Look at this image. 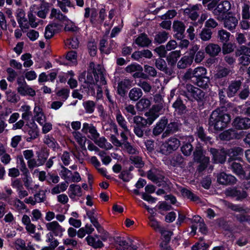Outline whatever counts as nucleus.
<instances>
[{
    "label": "nucleus",
    "mask_w": 250,
    "mask_h": 250,
    "mask_svg": "<svg viewBox=\"0 0 250 250\" xmlns=\"http://www.w3.org/2000/svg\"><path fill=\"white\" fill-rule=\"evenodd\" d=\"M181 192L184 197H187L192 201H197L199 199L197 196L187 188H182Z\"/></svg>",
    "instance_id": "48"
},
{
    "label": "nucleus",
    "mask_w": 250,
    "mask_h": 250,
    "mask_svg": "<svg viewBox=\"0 0 250 250\" xmlns=\"http://www.w3.org/2000/svg\"><path fill=\"white\" fill-rule=\"evenodd\" d=\"M86 240L88 244L91 245L95 249L101 248L104 246L103 242L91 236H88L86 237Z\"/></svg>",
    "instance_id": "44"
},
{
    "label": "nucleus",
    "mask_w": 250,
    "mask_h": 250,
    "mask_svg": "<svg viewBox=\"0 0 250 250\" xmlns=\"http://www.w3.org/2000/svg\"><path fill=\"white\" fill-rule=\"evenodd\" d=\"M193 148L190 143H187L182 146L181 150L184 155L188 156L191 155L193 151Z\"/></svg>",
    "instance_id": "57"
},
{
    "label": "nucleus",
    "mask_w": 250,
    "mask_h": 250,
    "mask_svg": "<svg viewBox=\"0 0 250 250\" xmlns=\"http://www.w3.org/2000/svg\"><path fill=\"white\" fill-rule=\"evenodd\" d=\"M212 32L208 28H204L199 33V37L202 41H209L212 37Z\"/></svg>",
    "instance_id": "42"
},
{
    "label": "nucleus",
    "mask_w": 250,
    "mask_h": 250,
    "mask_svg": "<svg viewBox=\"0 0 250 250\" xmlns=\"http://www.w3.org/2000/svg\"><path fill=\"white\" fill-rule=\"evenodd\" d=\"M243 79H235L231 81L229 84L226 90L228 97L232 98L235 96L242 86Z\"/></svg>",
    "instance_id": "7"
},
{
    "label": "nucleus",
    "mask_w": 250,
    "mask_h": 250,
    "mask_svg": "<svg viewBox=\"0 0 250 250\" xmlns=\"http://www.w3.org/2000/svg\"><path fill=\"white\" fill-rule=\"evenodd\" d=\"M147 177L148 179L161 186V183L166 182L165 173L163 171L156 168H152L147 172Z\"/></svg>",
    "instance_id": "6"
},
{
    "label": "nucleus",
    "mask_w": 250,
    "mask_h": 250,
    "mask_svg": "<svg viewBox=\"0 0 250 250\" xmlns=\"http://www.w3.org/2000/svg\"><path fill=\"white\" fill-rule=\"evenodd\" d=\"M28 133L30 137L27 138L26 140L27 142H30L32 140L36 139L39 135L37 126L33 125L30 127Z\"/></svg>",
    "instance_id": "53"
},
{
    "label": "nucleus",
    "mask_w": 250,
    "mask_h": 250,
    "mask_svg": "<svg viewBox=\"0 0 250 250\" xmlns=\"http://www.w3.org/2000/svg\"><path fill=\"white\" fill-rule=\"evenodd\" d=\"M151 105L150 101L146 98L141 99L136 104V108L139 111H144L148 108Z\"/></svg>",
    "instance_id": "38"
},
{
    "label": "nucleus",
    "mask_w": 250,
    "mask_h": 250,
    "mask_svg": "<svg viewBox=\"0 0 250 250\" xmlns=\"http://www.w3.org/2000/svg\"><path fill=\"white\" fill-rule=\"evenodd\" d=\"M50 17L51 18H55L61 21H66L68 20L67 17L63 15L60 10H57L55 8L52 9Z\"/></svg>",
    "instance_id": "47"
},
{
    "label": "nucleus",
    "mask_w": 250,
    "mask_h": 250,
    "mask_svg": "<svg viewBox=\"0 0 250 250\" xmlns=\"http://www.w3.org/2000/svg\"><path fill=\"white\" fill-rule=\"evenodd\" d=\"M231 7V4L229 1H222L213 9L212 14L217 20L222 21L227 15H230Z\"/></svg>",
    "instance_id": "4"
},
{
    "label": "nucleus",
    "mask_w": 250,
    "mask_h": 250,
    "mask_svg": "<svg viewBox=\"0 0 250 250\" xmlns=\"http://www.w3.org/2000/svg\"><path fill=\"white\" fill-rule=\"evenodd\" d=\"M195 80L206 75L207 70L203 67H198L194 69Z\"/></svg>",
    "instance_id": "60"
},
{
    "label": "nucleus",
    "mask_w": 250,
    "mask_h": 250,
    "mask_svg": "<svg viewBox=\"0 0 250 250\" xmlns=\"http://www.w3.org/2000/svg\"><path fill=\"white\" fill-rule=\"evenodd\" d=\"M145 118L142 116H135L133 118V122L134 124V126L146 127L147 125H151L154 122V118L146 116Z\"/></svg>",
    "instance_id": "15"
},
{
    "label": "nucleus",
    "mask_w": 250,
    "mask_h": 250,
    "mask_svg": "<svg viewBox=\"0 0 250 250\" xmlns=\"http://www.w3.org/2000/svg\"><path fill=\"white\" fill-rule=\"evenodd\" d=\"M205 158H209L203 154V150L201 147H196L193 152V159L195 162H200L205 160Z\"/></svg>",
    "instance_id": "35"
},
{
    "label": "nucleus",
    "mask_w": 250,
    "mask_h": 250,
    "mask_svg": "<svg viewBox=\"0 0 250 250\" xmlns=\"http://www.w3.org/2000/svg\"><path fill=\"white\" fill-rule=\"evenodd\" d=\"M218 226L223 229L224 230L227 231L228 232L225 233V235H227V234H229V237L230 236H232L233 234L232 233V228L229 224L228 222L223 219L220 218L216 220Z\"/></svg>",
    "instance_id": "30"
},
{
    "label": "nucleus",
    "mask_w": 250,
    "mask_h": 250,
    "mask_svg": "<svg viewBox=\"0 0 250 250\" xmlns=\"http://www.w3.org/2000/svg\"><path fill=\"white\" fill-rule=\"evenodd\" d=\"M73 135L76 141L78 143L82 148L85 146V144L86 141L85 137H83L82 134L79 132H74Z\"/></svg>",
    "instance_id": "58"
},
{
    "label": "nucleus",
    "mask_w": 250,
    "mask_h": 250,
    "mask_svg": "<svg viewBox=\"0 0 250 250\" xmlns=\"http://www.w3.org/2000/svg\"><path fill=\"white\" fill-rule=\"evenodd\" d=\"M47 229L51 233L52 235L56 236H62L64 229L56 221L47 223L45 225Z\"/></svg>",
    "instance_id": "10"
},
{
    "label": "nucleus",
    "mask_w": 250,
    "mask_h": 250,
    "mask_svg": "<svg viewBox=\"0 0 250 250\" xmlns=\"http://www.w3.org/2000/svg\"><path fill=\"white\" fill-rule=\"evenodd\" d=\"M144 71L150 77L154 78L157 76V70L153 66L146 64L144 65Z\"/></svg>",
    "instance_id": "63"
},
{
    "label": "nucleus",
    "mask_w": 250,
    "mask_h": 250,
    "mask_svg": "<svg viewBox=\"0 0 250 250\" xmlns=\"http://www.w3.org/2000/svg\"><path fill=\"white\" fill-rule=\"evenodd\" d=\"M168 38V33L165 31L160 32L155 36L154 40L159 43H162L167 41Z\"/></svg>",
    "instance_id": "55"
},
{
    "label": "nucleus",
    "mask_w": 250,
    "mask_h": 250,
    "mask_svg": "<svg viewBox=\"0 0 250 250\" xmlns=\"http://www.w3.org/2000/svg\"><path fill=\"white\" fill-rule=\"evenodd\" d=\"M43 142L49 147L52 148H55L58 145L54 138L52 137H50L49 135L45 136Z\"/></svg>",
    "instance_id": "64"
},
{
    "label": "nucleus",
    "mask_w": 250,
    "mask_h": 250,
    "mask_svg": "<svg viewBox=\"0 0 250 250\" xmlns=\"http://www.w3.org/2000/svg\"><path fill=\"white\" fill-rule=\"evenodd\" d=\"M151 42L145 34H140L135 40V43L141 47H147Z\"/></svg>",
    "instance_id": "29"
},
{
    "label": "nucleus",
    "mask_w": 250,
    "mask_h": 250,
    "mask_svg": "<svg viewBox=\"0 0 250 250\" xmlns=\"http://www.w3.org/2000/svg\"><path fill=\"white\" fill-rule=\"evenodd\" d=\"M173 31L174 32V37L178 40H181L185 37L186 26L185 23L180 21H174L172 24Z\"/></svg>",
    "instance_id": "9"
},
{
    "label": "nucleus",
    "mask_w": 250,
    "mask_h": 250,
    "mask_svg": "<svg viewBox=\"0 0 250 250\" xmlns=\"http://www.w3.org/2000/svg\"><path fill=\"white\" fill-rule=\"evenodd\" d=\"M146 127L133 126V132L139 138H142L147 133V131L145 130Z\"/></svg>",
    "instance_id": "62"
},
{
    "label": "nucleus",
    "mask_w": 250,
    "mask_h": 250,
    "mask_svg": "<svg viewBox=\"0 0 250 250\" xmlns=\"http://www.w3.org/2000/svg\"><path fill=\"white\" fill-rule=\"evenodd\" d=\"M17 91L22 96L29 95L32 97L36 95V92L31 87L26 84L18 87L17 88Z\"/></svg>",
    "instance_id": "28"
},
{
    "label": "nucleus",
    "mask_w": 250,
    "mask_h": 250,
    "mask_svg": "<svg viewBox=\"0 0 250 250\" xmlns=\"http://www.w3.org/2000/svg\"><path fill=\"white\" fill-rule=\"evenodd\" d=\"M244 150L240 147H234L228 149L227 150V155L230 156V158L232 160L233 157L239 156L242 155L243 154Z\"/></svg>",
    "instance_id": "39"
},
{
    "label": "nucleus",
    "mask_w": 250,
    "mask_h": 250,
    "mask_svg": "<svg viewBox=\"0 0 250 250\" xmlns=\"http://www.w3.org/2000/svg\"><path fill=\"white\" fill-rule=\"evenodd\" d=\"M231 71L229 68L221 67L219 69L214 77L215 79L225 78L231 73Z\"/></svg>",
    "instance_id": "45"
},
{
    "label": "nucleus",
    "mask_w": 250,
    "mask_h": 250,
    "mask_svg": "<svg viewBox=\"0 0 250 250\" xmlns=\"http://www.w3.org/2000/svg\"><path fill=\"white\" fill-rule=\"evenodd\" d=\"M46 242L49 243L51 248L55 249L59 244V241L55 239L51 233H48L46 235Z\"/></svg>",
    "instance_id": "52"
},
{
    "label": "nucleus",
    "mask_w": 250,
    "mask_h": 250,
    "mask_svg": "<svg viewBox=\"0 0 250 250\" xmlns=\"http://www.w3.org/2000/svg\"><path fill=\"white\" fill-rule=\"evenodd\" d=\"M129 160L136 167L141 168L144 166V163L141 157L131 156L130 157Z\"/></svg>",
    "instance_id": "54"
},
{
    "label": "nucleus",
    "mask_w": 250,
    "mask_h": 250,
    "mask_svg": "<svg viewBox=\"0 0 250 250\" xmlns=\"http://www.w3.org/2000/svg\"><path fill=\"white\" fill-rule=\"evenodd\" d=\"M83 106L87 113H92L95 110L96 104L93 101L89 100L83 102Z\"/></svg>",
    "instance_id": "56"
},
{
    "label": "nucleus",
    "mask_w": 250,
    "mask_h": 250,
    "mask_svg": "<svg viewBox=\"0 0 250 250\" xmlns=\"http://www.w3.org/2000/svg\"><path fill=\"white\" fill-rule=\"evenodd\" d=\"M228 163L229 164V168H230L236 175L239 176L245 175V171L240 164L233 161V160H231V158L229 159Z\"/></svg>",
    "instance_id": "23"
},
{
    "label": "nucleus",
    "mask_w": 250,
    "mask_h": 250,
    "mask_svg": "<svg viewBox=\"0 0 250 250\" xmlns=\"http://www.w3.org/2000/svg\"><path fill=\"white\" fill-rule=\"evenodd\" d=\"M143 68L141 65L137 63H132L127 66L125 68V71L129 73L136 71H143Z\"/></svg>",
    "instance_id": "51"
},
{
    "label": "nucleus",
    "mask_w": 250,
    "mask_h": 250,
    "mask_svg": "<svg viewBox=\"0 0 250 250\" xmlns=\"http://www.w3.org/2000/svg\"><path fill=\"white\" fill-rule=\"evenodd\" d=\"M206 53L211 57L217 56L221 51V47L217 44L208 43L205 49Z\"/></svg>",
    "instance_id": "21"
},
{
    "label": "nucleus",
    "mask_w": 250,
    "mask_h": 250,
    "mask_svg": "<svg viewBox=\"0 0 250 250\" xmlns=\"http://www.w3.org/2000/svg\"><path fill=\"white\" fill-rule=\"evenodd\" d=\"M163 104H154L152 106L149 111L145 113V116L153 118L154 121L159 117V113L163 109Z\"/></svg>",
    "instance_id": "24"
},
{
    "label": "nucleus",
    "mask_w": 250,
    "mask_h": 250,
    "mask_svg": "<svg viewBox=\"0 0 250 250\" xmlns=\"http://www.w3.org/2000/svg\"><path fill=\"white\" fill-rule=\"evenodd\" d=\"M192 51L193 52L192 61H194L196 63H200L205 58V53L203 50L199 49V46L197 44L192 45L189 49L188 55L190 56V53Z\"/></svg>",
    "instance_id": "11"
},
{
    "label": "nucleus",
    "mask_w": 250,
    "mask_h": 250,
    "mask_svg": "<svg viewBox=\"0 0 250 250\" xmlns=\"http://www.w3.org/2000/svg\"><path fill=\"white\" fill-rule=\"evenodd\" d=\"M17 164L18 165V167H19L21 171L23 172V175L27 176L28 174L29 173V171L26 167L25 163L24 162L22 156L18 157Z\"/></svg>",
    "instance_id": "46"
},
{
    "label": "nucleus",
    "mask_w": 250,
    "mask_h": 250,
    "mask_svg": "<svg viewBox=\"0 0 250 250\" xmlns=\"http://www.w3.org/2000/svg\"><path fill=\"white\" fill-rule=\"evenodd\" d=\"M143 95L141 89L137 87L132 88L129 92L128 97L130 100L133 101H138Z\"/></svg>",
    "instance_id": "33"
},
{
    "label": "nucleus",
    "mask_w": 250,
    "mask_h": 250,
    "mask_svg": "<svg viewBox=\"0 0 250 250\" xmlns=\"http://www.w3.org/2000/svg\"><path fill=\"white\" fill-rule=\"evenodd\" d=\"M230 122V116L218 108L213 111L209 116L208 125L216 131H222Z\"/></svg>",
    "instance_id": "1"
},
{
    "label": "nucleus",
    "mask_w": 250,
    "mask_h": 250,
    "mask_svg": "<svg viewBox=\"0 0 250 250\" xmlns=\"http://www.w3.org/2000/svg\"><path fill=\"white\" fill-rule=\"evenodd\" d=\"M115 243L118 245L116 247V250H126L129 246V243L126 242L124 238L120 236L114 238Z\"/></svg>",
    "instance_id": "31"
},
{
    "label": "nucleus",
    "mask_w": 250,
    "mask_h": 250,
    "mask_svg": "<svg viewBox=\"0 0 250 250\" xmlns=\"http://www.w3.org/2000/svg\"><path fill=\"white\" fill-rule=\"evenodd\" d=\"M82 131L85 134L89 132L90 135H88L87 137L92 141L95 140L97 138L100 137L99 133L98 132L96 127L92 124H89L86 123H84Z\"/></svg>",
    "instance_id": "14"
},
{
    "label": "nucleus",
    "mask_w": 250,
    "mask_h": 250,
    "mask_svg": "<svg viewBox=\"0 0 250 250\" xmlns=\"http://www.w3.org/2000/svg\"><path fill=\"white\" fill-rule=\"evenodd\" d=\"M232 124L237 129H247L250 128V119L238 117L234 119Z\"/></svg>",
    "instance_id": "12"
},
{
    "label": "nucleus",
    "mask_w": 250,
    "mask_h": 250,
    "mask_svg": "<svg viewBox=\"0 0 250 250\" xmlns=\"http://www.w3.org/2000/svg\"><path fill=\"white\" fill-rule=\"evenodd\" d=\"M166 130L163 133L162 137L165 138L170 134L174 133L180 130L181 125L177 122H171L167 124Z\"/></svg>",
    "instance_id": "26"
},
{
    "label": "nucleus",
    "mask_w": 250,
    "mask_h": 250,
    "mask_svg": "<svg viewBox=\"0 0 250 250\" xmlns=\"http://www.w3.org/2000/svg\"><path fill=\"white\" fill-rule=\"evenodd\" d=\"M167 119L163 117L156 125L153 129V134L154 136H158L163 132L167 125Z\"/></svg>",
    "instance_id": "25"
},
{
    "label": "nucleus",
    "mask_w": 250,
    "mask_h": 250,
    "mask_svg": "<svg viewBox=\"0 0 250 250\" xmlns=\"http://www.w3.org/2000/svg\"><path fill=\"white\" fill-rule=\"evenodd\" d=\"M116 119L119 125L124 129L125 132H129V130L128 129L126 125L127 123L120 111H118L116 115Z\"/></svg>",
    "instance_id": "36"
},
{
    "label": "nucleus",
    "mask_w": 250,
    "mask_h": 250,
    "mask_svg": "<svg viewBox=\"0 0 250 250\" xmlns=\"http://www.w3.org/2000/svg\"><path fill=\"white\" fill-rule=\"evenodd\" d=\"M236 180L234 176L225 172H222L217 176V181L222 185L233 184Z\"/></svg>",
    "instance_id": "18"
},
{
    "label": "nucleus",
    "mask_w": 250,
    "mask_h": 250,
    "mask_svg": "<svg viewBox=\"0 0 250 250\" xmlns=\"http://www.w3.org/2000/svg\"><path fill=\"white\" fill-rule=\"evenodd\" d=\"M230 36V33L224 29L218 32V38L222 43L227 42L229 40Z\"/></svg>",
    "instance_id": "49"
},
{
    "label": "nucleus",
    "mask_w": 250,
    "mask_h": 250,
    "mask_svg": "<svg viewBox=\"0 0 250 250\" xmlns=\"http://www.w3.org/2000/svg\"><path fill=\"white\" fill-rule=\"evenodd\" d=\"M89 67L92 70V73L94 74V76L95 80H99V76L103 74V69L100 65H98L95 68V64L94 62H91L89 63Z\"/></svg>",
    "instance_id": "41"
},
{
    "label": "nucleus",
    "mask_w": 250,
    "mask_h": 250,
    "mask_svg": "<svg viewBox=\"0 0 250 250\" xmlns=\"http://www.w3.org/2000/svg\"><path fill=\"white\" fill-rule=\"evenodd\" d=\"M196 133L198 138L201 140V141L204 142L206 144H211V138L209 136H207L202 127L200 126L198 128Z\"/></svg>",
    "instance_id": "40"
},
{
    "label": "nucleus",
    "mask_w": 250,
    "mask_h": 250,
    "mask_svg": "<svg viewBox=\"0 0 250 250\" xmlns=\"http://www.w3.org/2000/svg\"><path fill=\"white\" fill-rule=\"evenodd\" d=\"M181 94L191 102L196 101L198 103H202L205 100V93L199 88L188 83L185 86V89Z\"/></svg>",
    "instance_id": "2"
},
{
    "label": "nucleus",
    "mask_w": 250,
    "mask_h": 250,
    "mask_svg": "<svg viewBox=\"0 0 250 250\" xmlns=\"http://www.w3.org/2000/svg\"><path fill=\"white\" fill-rule=\"evenodd\" d=\"M223 21L224 27L229 31L234 30L238 23V21L235 17L229 15L225 17L224 20Z\"/></svg>",
    "instance_id": "17"
},
{
    "label": "nucleus",
    "mask_w": 250,
    "mask_h": 250,
    "mask_svg": "<svg viewBox=\"0 0 250 250\" xmlns=\"http://www.w3.org/2000/svg\"><path fill=\"white\" fill-rule=\"evenodd\" d=\"M196 84L199 87L203 88H207L208 87L209 79L208 77L205 76L202 78L195 80Z\"/></svg>",
    "instance_id": "50"
},
{
    "label": "nucleus",
    "mask_w": 250,
    "mask_h": 250,
    "mask_svg": "<svg viewBox=\"0 0 250 250\" xmlns=\"http://www.w3.org/2000/svg\"><path fill=\"white\" fill-rule=\"evenodd\" d=\"M175 113L178 115H183L186 112L187 107L180 97H178L172 105Z\"/></svg>",
    "instance_id": "20"
},
{
    "label": "nucleus",
    "mask_w": 250,
    "mask_h": 250,
    "mask_svg": "<svg viewBox=\"0 0 250 250\" xmlns=\"http://www.w3.org/2000/svg\"><path fill=\"white\" fill-rule=\"evenodd\" d=\"M180 144V141L177 138L170 137L161 145L160 151L163 154L168 155L176 150Z\"/></svg>",
    "instance_id": "5"
},
{
    "label": "nucleus",
    "mask_w": 250,
    "mask_h": 250,
    "mask_svg": "<svg viewBox=\"0 0 250 250\" xmlns=\"http://www.w3.org/2000/svg\"><path fill=\"white\" fill-rule=\"evenodd\" d=\"M238 134L234 129L227 130L220 135L221 139L224 140H230L237 137Z\"/></svg>",
    "instance_id": "34"
},
{
    "label": "nucleus",
    "mask_w": 250,
    "mask_h": 250,
    "mask_svg": "<svg viewBox=\"0 0 250 250\" xmlns=\"http://www.w3.org/2000/svg\"><path fill=\"white\" fill-rule=\"evenodd\" d=\"M209 152L212 155V160L215 163H224L226 159L227 152L219 151L214 148H210Z\"/></svg>",
    "instance_id": "16"
},
{
    "label": "nucleus",
    "mask_w": 250,
    "mask_h": 250,
    "mask_svg": "<svg viewBox=\"0 0 250 250\" xmlns=\"http://www.w3.org/2000/svg\"><path fill=\"white\" fill-rule=\"evenodd\" d=\"M181 53L179 51H174L170 52L167 57V61L169 65V68H172L173 69L175 67L178 60V58L180 57Z\"/></svg>",
    "instance_id": "27"
},
{
    "label": "nucleus",
    "mask_w": 250,
    "mask_h": 250,
    "mask_svg": "<svg viewBox=\"0 0 250 250\" xmlns=\"http://www.w3.org/2000/svg\"><path fill=\"white\" fill-rule=\"evenodd\" d=\"M16 17L19 24L21 27H23L24 28H27L28 25L27 23H24V22H27V19L25 18V13L24 11L21 9H18L16 11Z\"/></svg>",
    "instance_id": "32"
},
{
    "label": "nucleus",
    "mask_w": 250,
    "mask_h": 250,
    "mask_svg": "<svg viewBox=\"0 0 250 250\" xmlns=\"http://www.w3.org/2000/svg\"><path fill=\"white\" fill-rule=\"evenodd\" d=\"M201 5L195 4L189 5L184 11V15L193 21H196L199 17V11Z\"/></svg>",
    "instance_id": "8"
},
{
    "label": "nucleus",
    "mask_w": 250,
    "mask_h": 250,
    "mask_svg": "<svg viewBox=\"0 0 250 250\" xmlns=\"http://www.w3.org/2000/svg\"><path fill=\"white\" fill-rule=\"evenodd\" d=\"M235 57H237L238 64L243 66H248L250 63V42L247 45L240 46L235 51Z\"/></svg>",
    "instance_id": "3"
},
{
    "label": "nucleus",
    "mask_w": 250,
    "mask_h": 250,
    "mask_svg": "<svg viewBox=\"0 0 250 250\" xmlns=\"http://www.w3.org/2000/svg\"><path fill=\"white\" fill-rule=\"evenodd\" d=\"M58 27V24L55 23H53L48 25L45 28V31L44 33V37L46 39L51 38L54 34L55 30Z\"/></svg>",
    "instance_id": "37"
},
{
    "label": "nucleus",
    "mask_w": 250,
    "mask_h": 250,
    "mask_svg": "<svg viewBox=\"0 0 250 250\" xmlns=\"http://www.w3.org/2000/svg\"><path fill=\"white\" fill-rule=\"evenodd\" d=\"M131 87V81L129 79H124L118 83L117 93L122 97H124L126 93V89Z\"/></svg>",
    "instance_id": "19"
},
{
    "label": "nucleus",
    "mask_w": 250,
    "mask_h": 250,
    "mask_svg": "<svg viewBox=\"0 0 250 250\" xmlns=\"http://www.w3.org/2000/svg\"><path fill=\"white\" fill-rule=\"evenodd\" d=\"M184 162V160L182 156L181 155L178 154L172 158L171 161V163L173 166L176 167L183 165Z\"/></svg>",
    "instance_id": "61"
},
{
    "label": "nucleus",
    "mask_w": 250,
    "mask_h": 250,
    "mask_svg": "<svg viewBox=\"0 0 250 250\" xmlns=\"http://www.w3.org/2000/svg\"><path fill=\"white\" fill-rule=\"evenodd\" d=\"M193 53V52L192 51L191 53H190V56L188 55V56L182 57L177 62V68L180 69H186L187 67L191 65L193 62L191 59Z\"/></svg>",
    "instance_id": "22"
},
{
    "label": "nucleus",
    "mask_w": 250,
    "mask_h": 250,
    "mask_svg": "<svg viewBox=\"0 0 250 250\" xmlns=\"http://www.w3.org/2000/svg\"><path fill=\"white\" fill-rule=\"evenodd\" d=\"M155 65L158 69L167 75L171 76L174 73V70L172 68H169L165 60L161 58L155 60Z\"/></svg>",
    "instance_id": "13"
},
{
    "label": "nucleus",
    "mask_w": 250,
    "mask_h": 250,
    "mask_svg": "<svg viewBox=\"0 0 250 250\" xmlns=\"http://www.w3.org/2000/svg\"><path fill=\"white\" fill-rule=\"evenodd\" d=\"M225 205L228 208L231 209L233 211H235L237 212H247L246 209H244L242 207H240L239 205L233 204L231 203L228 202L226 201H224Z\"/></svg>",
    "instance_id": "59"
},
{
    "label": "nucleus",
    "mask_w": 250,
    "mask_h": 250,
    "mask_svg": "<svg viewBox=\"0 0 250 250\" xmlns=\"http://www.w3.org/2000/svg\"><path fill=\"white\" fill-rule=\"evenodd\" d=\"M137 85L141 88L145 93L150 92L152 89V86L148 82L143 80L139 79L136 82Z\"/></svg>",
    "instance_id": "43"
}]
</instances>
